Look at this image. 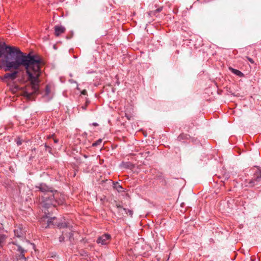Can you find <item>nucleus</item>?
Masks as SVG:
<instances>
[{
  "mask_svg": "<svg viewBox=\"0 0 261 261\" xmlns=\"http://www.w3.org/2000/svg\"><path fill=\"white\" fill-rule=\"evenodd\" d=\"M116 206L118 209V213L119 216H123L124 215L127 214V209L123 208L119 204H116Z\"/></svg>",
  "mask_w": 261,
  "mask_h": 261,
  "instance_id": "10",
  "label": "nucleus"
},
{
  "mask_svg": "<svg viewBox=\"0 0 261 261\" xmlns=\"http://www.w3.org/2000/svg\"><path fill=\"white\" fill-rule=\"evenodd\" d=\"M116 188L118 190V188H120V189H122V187H121V186L119 185L118 184V183H117L116 185Z\"/></svg>",
  "mask_w": 261,
  "mask_h": 261,
  "instance_id": "21",
  "label": "nucleus"
},
{
  "mask_svg": "<svg viewBox=\"0 0 261 261\" xmlns=\"http://www.w3.org/2000/svg\"><path fill=\"white\" fill-rule=\"evenodd\" d=\"M15 236L17 238H23L25 233V230L21 225L15 226L14 229Z\"/></svg>",
  "mask_w": 261,
  "mask_h": 261,
  "instance_id": "7",
  "label": "nucleus"
},
{
  "mask_svg": "<svg viewBox=\"0 0 261 261\" xmlns=\"http://www.w3.org/2000/svg\"><path fill=\"white\" fill-rule=\"evenodd\" d=\"M64 239V236H61L59 238L60 241L61 242V241H63Z\"/></svg>",
  "mask_w": 261,
  "mask_h": 261,
  "instance_id": "22",
  "label": "nucleus"
},
{
  "mask_svg": "<svg viewBox=\"0 0 261 261\" xmlns=\"http://www.w3.org/2000/svg\"><path fill=\"white\" fill-rule=\"evenodd\" d=\"M44 215L40 219V223L44 225V223L46 222V225L44 226L45 227H50L51 226H57L60 227H67L66 223L60 224L57 221V218L55 217L49 218L47 215L46 212H44Z\"/></svg>",
  "mask_w": 261,
  "mask_h": 261,
  "instance_id": "3",
  "label": "nucleus"
},
{
  "mask_svg": "<svg viewBox=\"0 0 261 261\" xmlns=\"http://www.w3.org/2000/svg\"><path fill=\"white\" fill-rule=\"evenodd\" d=\"M12 70H15L12 72L7 73L3 76H1L0 79L4 82L6 83L8 85H10L11 82H13L17 77L18 74L19 73L17 69H12Z\"/></svg>",
  "mask_w": 261,
  "mask_h": 261,
  "instance_id": "5",
  "label": "nucleus"
},
{
  "mask_svg": "<svg viewBox=\"0 0 261 261\" xmlns=\"http://www.w3.org/2000/svg\"><path fill=\"white\" fill-rule=\"evenodd\" d=\"M182 135H179V136H178V139L180 140L181 138H182Z\"/></svg>",
  "mask_w": 261,
  "mask_h": 261,
  "instance_id": "26",
  "label": "nucleus"
},
{
  "mask_svg": "<svg viewBox=\"0 0 261 261\" xmlns=\"http://www.w3.org/2000/svg\"><path fill=\"white\" fill-rule=\"evenodd\" d=\"M72 235H73L72 233L70 232V233H69V238L71 237V236H72Z\"/></svg>",
  "mask_w": 261,
  "mask_h": 261,
  "instance_id": "27",
  "label": "nucleus"
},
{
  "mask_svg": "<svg viewBox=\"0 0 261 261\" xmlns=\"http://www.w3.org/2000/svg\"><path fill=\"white\" fill-rule=\"evenodd\" d=\"M22 144L21 141L20 140H19L17 142V144L18 145H20Z\"/></svg>",
  "mask_w": 261,
  "mask_h": 261,
  "instance_id": "23",
  "label": "nucleus"
},
{
  "mask_svg": "<svg viewBox=\"0 0 261 261\" xmlns=\"http://www.w3.org/2000/svg\"><path fill=\"white\" fill-rule=\"evenodd\" d=\"M261 179V170L257 168L256 170L254 173V176L252 179H246L244 181V185L245 187L250 188L253 187L254 186L257 185Z\"/></svg>",
  "mask_w": 261,
  "mask_h": 261,
  "instance_id": "4",
  "label": "nucleus"
},
{
  "mask_svg": "<svg viewBox=\"0 0 261 261\" xmlns=\"http://www.w3.org/2000/svg\"><path fill=\"white\" fill-rule=\"evenodd\" d=\"M18 249L17 251L20 253V256L21 258H24V253L25 251L22 248L21 246L17 245Z\"/></svg>",
  "mask_w": 261,
  "mask_h": 261,
  "instance_id": "13",
  "label": "nucleus"
},
{
  "mask_svg": "<svg viewBox=\"0 0 261 261\" xmlns=\"http://www.w3.org/2000/svg\"><path fill=\"white\" fill-rule=\"evenodd\" d=\"M36 188L38 189L40 192L44 193V195L43 196H44L45 194H46V196L49 197L50 192H53V191L51 190V188L47 186L45 184H40L39 185L36 186Z\"/></svg>",
  "mask_w": 261,
  "mask_h": 261,
  "instance_id": "6",
  "label": "nucleus"
},
{
  "mask_svg": "<svg viewBox=\"0 0 261 261\" xmlns=\"http://www.w3.org/2000/svg\"><path fill=\"white\" fill-rule=\"evenodd\" d=\"M7 236L5 234H0V247H2L6 243Z\"/></svg>",
  "mask_w": 261,
  "mask_h": 261,
  "instance_id": "12",
  "label": "nucleus"
},
{
  "mask_svg": "<svg viewBox=\"0 0 261 261\" xmlns=\"http://www.w3.org/2000/svg\"><path fill=\"white\" fill-rule=\"evenodd\" d=\"M54 142L55 143H58V139H54Z\"/></svg>",
  "mask_w": 261,
  "mask_h": 261,
  "instance_id": "28",
  "label": "nucleus"
},
{
  "mask_svg": "<svg viewBox=\"0 0 261 261\" xmlns=\"http://www.w3.org/2000/svg\"><path fill=\"white\" fill-rule=\"evenodd\" d=\"M65 198L64 194L57 191L50 192L49 197L42 196L39 200L41 206L44 208H48L50 206H56L57 205L63 204Z\"/></svg>",
  "mask_w": 261,
  "mask_h": 261,
  "instance_id": "2",
  "label": "nucleus"
},
{
  "mask_svg": "<svg viewBox=\"0 0 261 261\" xmlns=\"http://www.w3.org/2000/svg\"><path fill=\"white\" fill-rule=\"evenodd\" d=\"M82 108L84 109V110H85L86 109V106H82Z\"/></svg>",
  "mask_w": 261,
  "mask_h": 261,
  "instance_id": "29",
  "label": "nucleus"
},
{
  "mask_svg": "<svg viewBox=\"0 0 261 261\" xmlns=\"http://www.w3.org/2000/svg\"><path fill=\"white\" fill-rule=\"evenodd\" d=\"M163 9V7H161L158 9H156V10H155L154 11H150L149 13V14L150 15H156V14L158 13H159Z\"/></svg>",
  "mask_w": 261,
  "mask_h": 261,
  "instance_id": "15",
  "label": "nucleus"
},
{
  "mask_svg": "<svg viewBox=\"0 0 261 261\" xmlns=\"http://www.w3.org/2000/svg\"><path fill=\"white\" fill-rule=\"evenodd\" d=\"M246 58L251 63H252V64L254 63V61L252 59H251L248 57H246Z\"/></svg>",
  "mask_w": 261,
  "mask_h": 261,
  "instance_id": "20",
  "label": "nucleus"
},
{
  "mask_svg": "<svg viewBox=\"0 0 261 261\" xmlns=\"http://www.w3.org/2000/svg\"><path fill=\"white\" fill-rule=\"evenodd\" d=\"M101 142H102V139H99L98 140H97L96 141H95V142H94L92 144V146H96L97 145H100L101 143Z\"/></svg>",
  "mask_w": 261,
  "mask_h": 261,
  "instance_id": "17",
  "label": "nucleus"
},
{
  "mask_svg": "<svg viewBox=\"0 0 261 261\" xmlns=\"http://www.w3.org/2000/svg\"><path fill=\"white\" fill-rule=\"evenodd\" d=\"M86 91L85 90H83L82 92V94H83V95H85L86 93Z\"/></svg>",
  "mask_w": 261,
  "mask_h": 261,
  "instance_id": "24",
  "label": "nucleus"
},
{
  "mask_svg": "<svg viewBox=\"0 0 261 261\" xmlns=\"http://www.w3.org/2000/svg\"><path fill=\"white\" fill-rule=\"evenodd\" d=\"M111 236L108 234H105L98 238L96 242L101 245H107L109 242Z\"/></svg>",
  "mask_w": 261,
  "mask_h": 261,
  "instance_id": "8",
  "label": "nucleus"
},
{
  "mask_svg": "<svg viewBox=\"0 0 261 261\" xmlns=\"http://www.w3.org/2000/svg\"><path fill=\"white\" fill-rule=\"evenodd\" d=\"M40 64L39 58L23 53L17 47L6 45L5 43L0 44V69L4 68L5 71H8L23 66L26 69L30 83L25 87L23 95L28 99H31L38 91Z\"/></svg>",
  "mask_w": 261,
  "mask_h": 261,
  "instance_id": "1",
  "label": "nucleus"
},
{
  "mask_svg": "<svg viewBox=\"0 0 261 261\" xmlns=\"http://www.w3.org/2000/svg\"><path fill=\"white\" fill-rule=\"evenodd\" d=\"M229 69L233 73L239 77H243L244 76V74L239 70L234 69L232 67H229Z\"/></svg>",
  "mask_w": 261,
  "mask_h": 261,
  "instance_id": "11",
  "label": "nucleus"
},
{
  "mask_svg": "<svg viewBox=\"0 0 261 261\" xmlns=\"http://www.w3.org/2000/svg\"><path fill=\"white\" fill-rule=\"evenodd\" d=\"M19 89V87L18 86H14V87H11V90L13 92H15Z\"/></svg>",
  "mask_w": 261,
  "mask_h": 261,
  "instance_id": "18",
  "label": "nucleus"
},
{
  "mask_svg": "<svg viewBox=\"0 0 261 261\" xmlns=\"http://www.w3.org/2000/svg\"><path fill=\"white\" fill-rule=\"evenodd\" d=\"M65 28L62 25H56L55 27V34L58 37L65 32Z\"/></svg>",
  "mask_w": 261,
  "mask_h": 261,
  "instance_id": "9",
  "label": "nucleus"
},
{
  "mask_svg": "<svg viewBox=\"0 0 261 261\" xmlns=\"http://www.w3.org/2000/svg\"><path fill=\"white\" fill-rule=\"evenodd\" d=\"M128 213L129 214V215H130L132 217L133 216V212L132 210H127V214Z\"/></svg>",
  "mask_w": 261,
  "mask_h": 261,
  "instance_id": "19",
  "label": "nucleus"
},
{
  "mask_svg": "<svg viewBox=\"0 0 261 261\" xmlns=\"http://www.w3.org/2000/svg\"><path fill=\"white\" fill-rule=\"evenodd\" d=\"M92 124L94 126H98V124L97 123H95V122L93 123Z\"/></svg>",
  "mask_w": 261,
  "mask_h": 261,
  "instance_id": "25",
  "label": "nucleus"
},
{
  "mask_svg": "<svg viewBox=\"0 0 261 261\" xmlns=\"http://www.w3.org/2000/svg\"><path fill=\"white\" fill-rule=\"evenodd\" d=\"M18 249L17 251L20 253V256L21 258H24V253L25 251L22 248L21 246L17 245Z\"/></svg>",
  "mask_w": 261,
  "mask_h": 261,
  "instance_id": "14",
  "label": "nucleus"
},
{
  "mask_svg": "<svg viewBox=\"0 0 261 261\" xmlns=\"http://www.w3.org/2000/svg\"><path fill=\"white\" fill-rule=\"evenodd\" d=\"M50 92V87L48 85H46L45 87L44 95L46 96H48V95H49Z\"/></svg>",
  "mask_w": 261,
  "mask_h": 261,
  "instance_id": "16",
  "label": "nucleus"
}]
</instances>
